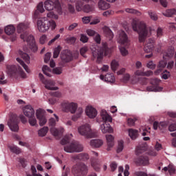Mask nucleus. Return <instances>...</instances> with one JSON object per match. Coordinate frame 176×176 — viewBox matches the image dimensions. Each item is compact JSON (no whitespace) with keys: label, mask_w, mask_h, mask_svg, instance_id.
I'll list each match as a JSON object with an SVG mask.
<instances>
[{"label":"nucleus","mask_w":176,"mask_h":176,"mask_svg":"<svg viewBox=\"0 0 176 176\" xmlns=\"http://www.w3.org/2000/svg\"><path fill=\"white\" fill-rule=\"evenodd\" d=\"M93 10H94V8L89 5H85L82 8V12H85V13H90V12H93Z\"/></svg>","instance_id":"53"},{"label":"nucleus","mask_w":176,"mask_h":176,"mask_svg":"<svg viewBox=\"0 0 176 176\" xmlns=\"http://www.w3.org/2000/svg\"><path fill=\"white\" fill-rule=\"evenodd\" d=\"M5 33L6 35L11 36L10 39L12 42H14L17 39V36L14 32H16V28L13 25H8L4 28Z\"/></svg>","instance_id":"13"},{"label":"nucleus","mask_w":176,"mask_h":176,"mask_svg":"<svg viewBox=\"0 0 176 176\" xmlns=\"http://www.w3.org/2000/svg\"><path fill=\"white\" fill-rule=\"evenodd\" d=\"M60 58L63 60V61H65V63H68L69 61H71L72 60V54L71 52L68 50H65L61 54H60Z\"/></svg>","instance_id":"23"},{"label":"nucleus","mask_w":176,"mask_h":176,"mask_svg":"<svg viewBox=\"0 0 176 176\" xmlns=\"http://www.w3.org/2000/svg\"><path fill=\"white\" fill-rule=\"evenodd\" d=\"M126 13H131V14H136L137 16H141V12L133 8H126Z\"/></svg>","instance_id":"50"},{"label":"nucleus","mask_w":176,"mask_h":176,"mask_svg":"<svg viewBox=\"0 0 176 176\" xmlns=\"http://www.w3.org/2000/svg\"><path fill=\"white\" fill-rule=\"evenodd\" d=\"M86 32L87 35H89V36H94V35H95L94 41L96 42V43H100L101 36H100V34L96 33V31L91 29H89L86 31Z\"/></svg>","instance_id":"25"},{"label":"nucleus","mask_w":176,"mask_h":176,"mask_svg":"<svg viewBox=\"0 0 176 176\" xmlns=\"http://www.w3.org/2000/svg\"><path fill=\"white\" fill-rule=\"evenodd\" d=\"M80 41L82 42V43H87V42L89 41V37H87V36L85 34H81Z\"/></svg>","instance_id":"64"},{"label":"nucleus","mask_w":176,"mask_h":176,"mask_svg":"<svg viewBox=\"0 0 176 176\" xmlns=\"http://www.w3.org/2000/svg\"><path fill=\"white\" fill-rule=\"evenodd\" d=\"M16 60L17 61V63H19V64H20V65H21V67H23V68L25 69V71L28 74H30L31 73V69H30V68L28 67V65H27L25 64V63H24V61L21 58H16Z\"/></svg>","instance_id":"33"},{"label":"nucleus","mask_w":176,"mask_h":176,"mask_svg":"<svg viewBox=\"0 0 176 176\" xmlns=\"http://www.w3.org/2000/svg\"><path fill=\"white\" fill-rule=\"evenodd\" d=\"M45 113H46V111L42 109H38L36 111V116L38 120H39L40 126H45L47 122Z\"/></svg>","instance_id":"11"},{"label":"nucleus","mask_w":176,"mask_h":176,"mask_svg":"<svg viewBox=\"0 0 176 176\" xmlns=\"http://www.w3.org/2000/svg\"><path fill=\"white\" fill-rule=\"evenodd\" d=\"M27 53H28V49L27 48H23V51H19V55L20 57H21V58H23V60H25V63H26V64H30L31 57H30V55H28Z\"/></svg>","instance_id":"18"},{"label":"nucleus","mask_w":176,"mask_h":176,"mask_svg":"<svg viewBox=\"0 0 176 176\" xmlns=\"http://www.w3.org/2000/svg\"><path fill=\"white\" fill-rule=\"evenodd\" d=\"M78 132L80 135L85 137V138H94L97 137V132L91 129V126L88 123L84 124L78 126Z\"/></svg>","instance_id":"7"},{"label":"nucleus","mask_w":176,"mask_h":176,"mask_svg":"<svg viewBox=\"0 0 176 176\" xmlns=\"http://www.w3.org/2000/svg\"><path fill=\"white\" fill-rule=\"evenodd\" d=\"M148 16L151 19V20H153L154 21H156L157 20V15L155 12L148 11Z\"/></svg>","instance_id":"58"},{"label":"nucleus","mask_w":176,"mask_h":176,"mask_svg":"<svg viewBox=\"0 0 176 176\" xmlns=\"http://www.w3.org/2000/svg\"><path fill=\"white\" fill-rule=\"evenodd\" d=\"M132 28L133 31H138L139 32V42H144L146 38H149L152 35V31H155L152 28H146V23L139 19H134L131 23Z\"/></svg>","instance_id":"1"},{"label":"nucleus","mask_w":176,"mask_h":176,"mask_svg":"<svg viewBox=\"0 0 176 176\" xmlns=\"http://www.w3.org/2000/svg\"><path fill=\"white\" fill-rule=\"evenodd\" d=\"M50 131L51 134L52 135H54V137H57V136L60 135V134H63V133H64V129L63 127H60V128H59V130H58L52 126L50 129Z\"/></svg>","instance_id":"30"},{"label":"nucleus","mask_w":176,"mask_h":176,"mask_svg":"<svg viewBox=\"0 0 176 176\" xmlns=\"http://www.w3.org/2000/svg\"><path fill=\"white\" fill-rule=\"evenodd\" d=\"M135 122H137L136 118L127 119V124L129 125L131 127L135 124Z\"/></svg>","instance_id":"57"},{"label":"nucleus","mask_w":176,"mask_h":176,"mask_svg":"<svg viewBox=\"0 0 176 176\" xmlns=\"http://www.w3.org/2000/svg\"><path fill=\"white\" fill-rule=\"evenodd\" d=\"M76 10L77 12H82L83 10V2L77 1L76 3Z\"/></svg>","instance_id":"51"},{"label":"nucleus","mask_w":176,"mask_h":176,"mask_svg":"<svg viewBox=\"0 0 176 176\" xmlns=\"http://www.w3.org/2000/svg\"><path fill=\"white\" fill-rule=\"evenodd\" d=\"M128 134H129V137H130V138L131 140H137V138H138V130H137V129H129Z\"/></svg>","instance_id":"29"},{"label":"nucleus","mask_w":176,"mask_h":176,"mask_svg":"<svg viewBox=\"0 0 176 176\" xmlns=\"http://www.w3.org/2000/svg\"><path fill=\"white\" fill-rule=\"evenodd\" d=\"M104 56H109L112 53V49L108 47L106 43L102 44V47L96 46L92 49V56L94 58H96L97 63H100L102 60V57Z\"/></svg>","instance_id":"5"},{"label":"nucleus","mask_w":176,"mask_h":176,"mask_svg":"<svg viewBox=\"0 0 176 176\" xmlns=\"http://www.w3.org/2000/svg\"><path fill=\"white\" fill-rule=\"evenodd\" d=\"M47 19H54V20H58V15L53 11H50L47 13Z\"/></svg>","instance_id":"47"},{"label":"nucleus","mask_w":176,"mask_h":176,"mask_svg":"<svg viewBox=\"0 0 176 176\" xmlns=\"http://www.w3.org/2000/svg\"><path fill=\"white\" fill-rule=\"evenodd\" d=\"M153 47H155V40L153 38H148L144 48L145 53H151Z\"/></svg>","instance_id":"19"},{"label":"nucleus","mask_w":176,"mask_h":176,"mask_svg":"<svg viewBox=\"0 0 176 176\" xmlns=\"http://www.w3.org/2000/svg\"><path fill=\"white\" fill-rule=\"evenodd\" d=\"M7 72L9 75H13L17 72V67L14 65H7Z\"/></svg>","instance_id":"34"},{"label":"nucleus","mask_w":176,"mask_h":176,"mask_svg":"<svg viewBox=\"0 0 176 176\" xmlns=\"http://www.w3.org/2000/svg\"><path fill=\"white\" fill-rule=\"evenodd\" d=\"M54 116L55 117L56 120L53 118H51L48 121L49 126H52V127L56 126V123L58 122V116H57L56 114H54Z\"/></svg>","instance_id":"42"},{"label":"nucleus","mask_w":176,"mask_h":176,"mask_svg":"<svg viewBox=\"0 0 176 176\" xmlns=\"http://www.w3.org/2000/svg\"><path fill=\"white\" fill-rule=\"evenodd\" d=\"M139 131H140V133H141V134L143 137H145V135H146V133H149V131H148V129H146V127H145V126H141L139 129Z\"/></svg>","instance_id":"56"},{"label":"nucleus","mask_w":176,"mask_h":176,"mask_svg":"<svg viewBox=\"0 0 176 176\" xmlns=\"http://www.w3.org/2000/svg\"><path fill=\"white\" fill-rule=\"evenodd\" d=\"M159 83H160V80L157 78H153L151 80V84L152 86L148 87L146 88L147 91H162L163 88L159 87Z\"/></svg>","instance_id":"14"},{"label":"nucleus","mask_w":176,"mask_h":176,"mask_svg":"<svg viewBox=\"0 0 176 176\" xmlns=\"http://www.w3.org/2000/svg\"><path fill=\"white\" fill-rule=\"evenodd\" d=\"M124 148V142L123 140L118 141V144L117 146V153H120L123 151Z\"/></svg>","instance_id":"48"},{"label":"nucleus","mask_w":176,"mask_h":176,"mask_svg":"<svg viewBox=\"0 0 176 176\" xmlns=\"http://www.w3.org/2000/svg\"><path fill=\"white\" fill-rule=\"evenodd\" d=\"M29 124L32 126L33 127H38V122L36 121V118L35 116L28 118Z\"/></svg>","instance_id":"39"},{"label":"nucleus","mask_w":176,"mask_h":176,"mask_svg":"<svg viewBox=\"0 0 176 176\" xmlns=\"http://www.w3.org/2000/svg\"><path fill=\"white\" fill-rule=\"evenodd\" d=\"M44 8L47 12H56L58 14H63V8L58 0H47L44 2Z\"/></svg>","instance_id":"6"},{"label":"nucleus","mask_w":176,"mask_h":176,"mask_svg":"<svg viewBox=\"0 0 176 176\" xmlns=\"http://www.w3.org/2000/svg\"><path fill=\"white\" fill-rule=\"evenodd\" d=\"M22 112L26 118H32V116H35V110L31 104H27L22 107Z\"/></svg>","instance_id":"16"},{"label":"nucleus","mask_w":176,"mask_h":176,"mask_svg":"<svg viewBox=\"0 0 176 176\" xmlns=\"http://www.w3.org/2000/svg\"><path fill=\"white\" fill-rule=\"evenodd\" d=\"M52 73L55 74L56 75H61V74H63V68L56 67L53 69Z\"/></svg>","instance_id":"59"},{"label":"nucleus","mask_w":176,"mask_h":176,"mask_svg":"<svg viewBox=\"0 0 176 176\" xmlns=\"http://www.w3.org/2000/svg\"><path fill=\"white\" fill-rule=\"evenodd\" d=\"M8 148L11 152L16 153V155H19V153L21 152V149L14 145L9 146Z\"/></svg>","instance_id":"41"},{"label":"nucleus","mask_w":176,"mask_h":176,"mask_svg":"<svg viewBox=\"0 0 176 176\" xmlns=\"http://www.w3.org/2000/svg\"><path fill=\"white\" fill-rule=\"evenodd\" d=\"M21 39L24 42H27L30 49L32 50V52H34V53L35 52H38V46H36L34 36L25 32L21 34Z\"/></svg>","instance_id":"8"},{"label":"nucleus","mask_w":176,"mask_h":176,"mask_svg":"<svg viewBox=\"0 0 176 176\" xmlns=\"http://www.w3.org/2000/svg\"><path fill=\"white\" fill-rule=\"evenodd\" d=\"M8 83V80L5 79V75L0 73V85H6Z\"/></svg>","instance_id":"60"},{"label":"nucleus","mask_w":176,"mask_h":176,"mask_svg":"<svg viewBox=\"0 0 176 176\" xmlns=\"http://www.w3.org/2000/svg\"><path fill=\"white\" fill-rule=\"evenodd\" d=\"M119 67V62L116 60V59L113 60L111 63V69L113 72L118 69Z\"/></svg>","instance_id":"45"},{"label":"nucleus","mask_w":176,"mask_h":176,"mask_svg":"<svg viewBox=\"0 0 176 176\" xmlns=\"http://www.w3.org/2000/svg\"><path fill=\"white\" fill-rule=\"evenodd\" d=\"M89 158V154L87 153H80L76 156V159L78 160H88Z\"/></svg>","instance_id":"43"},{"label":"nucleus","mask_w":176,"mask_h":176,"mask_svg":"<svg viewBox=\"0 0 176 176\" xmlns=\"http://www.w3.org/2000/svg\"><path fill=\"white\" fill-rule=\"evenodd\" d=\"M42 71L43 72V74L46 75V76H52V72L50 67H49V66L43 65L42 67Z\"/></svg>","instance_id":"36"},{"label":"nucleus","mask_w":176,"mask_h":176,"mask_svg":"<svg viewBox=\"0 0 176 176\" xmlns=\"http://www.w3.org/2000/svg\"><path fill=\"white\" fill-rule=\"evenodd\" d=\"M72 138V134L67 135L61 140L62 145L64 146V151L67 153H74L75 152H82L83 151V145L79 142L73 141L69 142Z\"/></svg>","instance_id":"3"},{"label":"nucleus","mask_w":176,"mask_h":176,"mask_svg":"<svg viewBox=\"0 0 176 176\" xmlns=\"http://www.w3.org/2000/svg\"><path fill=\"white\" fill-rule=\"evenodd\" d=\"M117 42L121 46H130V39H129V36H127V34L123 30H120L118 32Z\"/></svg>","instance_id":"10"},{"label":"nucleus","mask_w":176,"mask_h":176,"mask_svg":"<svg viewBox=\"0 0 176 176\" xmlns=\"http://www.w3.org/2000/svg\"><path fill=\"white\" fill-rule=\"evenodd\" d=\"M98 7L100 10H107L109 9V3L104 0H100L98 3Z\"/></svg>","instance_id":"28"},{"label":"nucleus","mask_w":176,"mask_h":176,"mask_svg":"<svg viewBox=\"0 0 176 176\" xmlns=\"http://www.w3.org/2000/svg\"><path fill=\"white\" fill-rule=\"evenodd\" d=\"M43 6H45V3L40 2L36 6V10H38L41 13H45V8Z\"/></svg>","instance_id":"54"},{"label":"nucleus","mask_w":176,"mask_h":176,"mask_svg":"<svg viewBox=\"0 0 176 176\" xmlns=\"http://www.w3.org/2000/svg\"><path fill=\"white\" fill-rule=\"evenodd\" d=\"M100 130L103 134H107V133H113V129L109 124L104 122L100 125Z\"/></svg>","instance_id":"24"},{"label":"nucleus","mask_w":176,"mask_h":176,"mask_svg":"<svg viewBox=\"0 0 176 176\" xmlns=\"http://www.w3.org/2000/svg\"><path fill=\"white\" fill-rule=\"evenodd\" d=\"M36 25L38 31L43 34L47 32L49 30L54 31V30L57 28L56 21L53 19L49 20L45 16L38 18L36 21Z\"/></svg>","instance_id":"4"},{"label":"nucleus","mask_w":176,"mask_h":176,"mask_svg":"<svg viewBox=\"0 0 176 176\" xmlns=\"http://www.w3.org/2000/svg\"><path fill=\"white\" fill-rule=\"evenodd\" d=\"M163 171H168L170 175H173L175 173V168L173 165H169L168 166H165L163 169Z\"/></svg>","instance_id":"40"},{"label":"nucleus","mask_w":176,"mask_h":176,"mask_svg":"<svg viewBox=\"0 0 176 176\" xmlns=\"http://www.w3.org/2000/svg\"><path fill=\"white\" fill-rule=\"evenodd\" d=\"M71 174V169L69 167L64 166L62 170L61 176H69Z\"/></svg>","instance_id":"49"},{"label":"nucleus","mask_w":176,"mask_h":176,"mask_svg":"<svg viewBox=\"0 0 176 176\" xmlns=\"http://www.w3.org/2000/svg\"><path fill=\"white\" fill-rule=\"evenodd\" d=\"M62 108L64 112H69L73 116L72 120L73 122H78L83 115V108L78 107V103L75 102L66 101L62 103Z\"/></svg>","instance_id":"2"},{"label":"nucleus","mask_w":176,"mask_h":176,"mask_svg":"<svg viewBox=\"0 0 176 176\" xmlns=\"http://www.w3.org/2000/svg\"><path fill=\"white\" fill-rule=\"evenodd\" d=\"M30 27V23L28 22H23L18 24L16 27V31L19 34L25 31L27 28Z\"/></svg>","instance_id":"26"},{"label":"nucleus","mask_w":176,"mask_h":176,"mask_svg":"<svg viewBox=\"0 0 176 176\" xmlns=\"http://www.w3.org/2000/svg\"><path fill=\"white\" fill-rule=\"evenodd\" d=\"M60 52H61V47L58 45L57 47L54 49L53 55L54 58H57V57H58Z\"/></svg>","instance_id":"55"},{"label":"nucleus","mask_w":176,"mask_h":176,"mask_svg":"<svg viewBox=\"0 0 176 176\" xmlns=\"http://www.w3.org/2000/svg\"><path fill=\"white\" fill-rule=\"evenodd\" d=\"M147 68H149L150 69H155L156 68V64L153 63V61L150 60L146 64Z\"/></svg>","instance_id":"61"},{"label":"nucleus","mask_w":176,"mask_h":176,"mask_svg":"<svg viewBox=\"0 0 176 176\" xmlns=\"http://www.w3.org/2000/svg\"><path fill=\"white\" fill-rule=\"evenodd\" d=\"M88 50H89V48L87 46H85L80 48V53L81 56H82L83 57H86V55H85V54L87 53Z\"/></svg>","instance_id":"63"},{"label":"nucleus","mask_w":176,"mask_h":176,"mask_svg":"<svg viewBox=\"0 0 176 176\" xmlns=\"http://www.w3.org/2000/svg\"><path fill=\"white\" fill-rule=\"evenodd\" d=\"M100 79L104 82H107V83H115L116 81L115 76L111 73H108L105 76L101 74L100 76Z\"/></svg>","instance_id":"20"},{"label":"nucleus","mask_w":176,"mask_h":176,"mask_svg":"<svg viewBox=\"0 0 176 176\" xmlns=\"http://www.w3.org/2000/svg\"><path fill=\"white\" fill-rule=\"evenodd\" d=\"M134 162L136 164L143 166H147V164H149V160L148 157H140L134 160Z\"/></svg>","instance_id":"27"},{"label":"nucleus","mask_w":176,"mask_h":176,"mask_svg":"<svg viewBox=\"0 0 176 176\" xmlns=\"http://www.w3.org/2000/svg\"><path fill=\"white\" fill-rule=\"evenodd\" d=\"M8 125L11 131H19V125H17V122H16L14 120H10L8 121Z\"/></svg>","instance_id":"32"},{"label":"nucleus","mask_w":176,"mask_h":176,"mask_svg":"<svg viewBox=\"0 0 176 176\" xmlns=\"http://www.w3.org/2000/svg\"><path fill=\"white\" fill-rule=\"evenodd\" d=\"M85 112V115L89 119H94L97 117V115H98V111H97V109L94 108V107L91 105L87 106Z\"/></svg>","instance_id":"15"},{"label":"nucleus","mask_w":176,"mask_h":176,"mask_svg":"<svg viewBox=\"0 0 176 176\" xmlns=\"http://www.w3.org/2000/svg\"><path fill=\"white\" fill-rule=\"evenodd\" d=\"M38 78L42 82V83L45 85V87L47 89V90H51V91H56L58 90V87L56 86V81L52 80H46L45 79V77L43 76V74H39Z\"/></svg>","instance_id":"9"},{"label":"nucleus","mask_w":176,"mask_h":176,"mask_svg":"<svg viewBox=\"0 0 176 176\" xmlns=\"http://www.w3.org/2000/svg\"><path fill=\"white\" fill-rule=\"evenodd\" d=\"M91 166L93 167L95 171H100V162H98V160L92 162Z\"/></svg>","instance_id":"46"},{"label":"nucleus","mask_w":176,"mask_h":176,"mask_svg":"<svg viewBox=\"0 0 176 176\" xmlns=\"http://www.w3.org/2000/svg\"><path fill=\"white\" fill-rule=\"evenodd\" d=\"M154 148H155V151H157V152H159L160 151H162V149H163V146L162 145V144H160V142L157 141L155 142Z\"/></svg>","instance_id":"62"},{"label":"nucleus","mask_w":176,"mask_h":176,"mask_svg":"<svg viewBox=\"0 0 176 176\" xmlns=\"http://www.w3.org/2000/svg\"><path fill=\"white\" fill-rule=\"evenodd\" d=\"M106 141L107 144V151H111L115 146V137L112 135H106Z\"/></svg>","instance_id":"22"},{"label":"nucleus","mask_w":176,"mask_h":176,"mask_svg":"<svg viewBox=\"0 0 176 176\" xmlns=\"http://www.w3.org/2000/svg\"><path fill=\"white\" fill-rule=\"evenodd\" d=\"M163 14L166 17H171L172 16L176 15V10L175 9L167 10L163 12Z\"/></svg>","instance_id":"38"},{"label":"nucleus","mask_w":176,"mask_h":176,"mask_svg":"<svg viewBox=\"0 0 176 176\" xmlns=\"http://www.w3.org/2000/svg\"><path fill=\"white\" fill-rule=\"evenodd\" d=\"M151 75H153V72L152 71H147L144 72L141 70H137L134 73V76H151Z\"/></svg>","instance_id":"31"},{"label":"nucleus","mask_w":176,"mask_h":176,"mask_svg":"<svg viewBox=\"0 0 176 176\" xmlns=\"http://www.w3.org/2000/svg\"><path fill=\"white\" fill-rule=\"evenodd\" d=\"M167 65V62L165 60H161L160 61V63L158 65V69L155 71V75H159L160 72H162V69L163 68H165V67Z\"/></svg>","instance_id":"35"},{"label":"nucleus","mask_w":176,"mask_h":176,"mask_svg":"<svg viewBox=\"0 0 176 176\" xmlns=\"http://www.w3.org/2000/svg\"><path fill=\"white\" fill-rule=\"evenodd\" d=\"M49 131V127L44 126L38 131V135L39 137H45L47 132Z\"/></svg>","instance_id":"37"},{"label":"nucleus","mask_w":176,"mask_h":176,"mask_svg":"<svg viewBox=\"0 0 176 176\" xmlns=\"http://www.w3.org/2000/svg\"><path fill=\"white\" fill-rule=\"evenodd\" d=\"M91 148H98L104 145V140L101 139H93L89 141Z\"/></svg>","instance_id":"21"},{"label":"nucleus","mask_w":176,"mask_h":176,"mask_svg":"<svg viewBox=\"0 0 176 176\" xmlns=\"http://www.w3.org/2000/svg\"><path fill=\"white\" fill-rule=\"evenodd\" d=\"M87 166L85 164H78L75 168V176H85L87 174Z\"/></svg>","instance_id":"12"},{"label":"nucleus","mask_w":176,"mask_h":176,"mask_svg":"<svg viewBox=\"0 0 176 176\" xmlns=\"http://www.w3.org/2000/svg\"><path fill=\"white\" fill-rule=\"evenodd\" d=\"M104 34H106L107 38H109V40H111L113 38V33L112 32L111 29H109V28H104Z\"/></svg>","instance_id":"44"},{"label":"nucleus","mask_w":176,"mask_h":176,"mask_svg":"<svg viewBox=\"0 0 176 176\" xmlns=\"http://www.w3.org/2000/svg\"><path fill=\"white\" fill-rule=\"evenodd\" d=\"M100 118L104 123H112V116L109 115L105 109L100 111Z\"/></svg>","instance_id":"17"},{"label":"nucleus","mask_w":176,"mask_h":176,"mask_svg":"<svg viewBox=\"0 0 176 176\" xmlns=\"http://www.w3.org/2000/svg\"><path fill=\"white\" fill-rule=\"evenodd\" d=\"M118 47L122 56L124 57L129 54V51L123 45H119Z\"/></svg>","instance_id":"52"}]
</instances>
